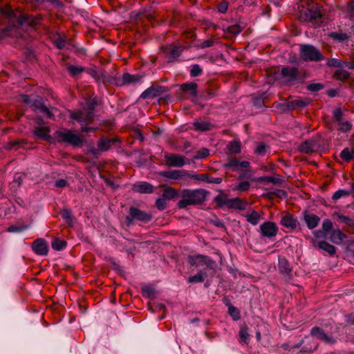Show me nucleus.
I'll return each instance as SVG.
<instances>
[{
	"label": "nucleus",
	"mask_w": 354,
	"mask_h": 354,
	"mask_svg": "<svg viewBox=\"0 0 354 354\" xmlns=\"http://www.w3.org/2000/svg\"><path fill=\"white\" fill-rule=\"evenodd\" d=\"M208 192L203 189H184L181 193L182 199L178 202L180 208H185L188 205H195L203 203Z\"/></svg>",
	"instance_id": "nucleus-1"
},
{
	"label": "nucleus",
	"mask_w": 354,
	"mask_h": 354,
	"mask_svg": "<svg viewBox=\"0 0 354 354\" xmlns=\"http://www.w3.org/2000/svg\"><path fill=\"white\" fill-rule=\"evenodd\" d=\"M152 220V215L145 211H142L134 206H131L129 209V214L125 217V223L127 226H131L134 224L135 221L142 223H148Z\"/></svg>",
	"instance_id": "nucleus-2"
},
{
	"label": "nucleus",
	"mask_w": 354,
	"mask_h": 354,
	"mask_svg": "<svg viewBox=\"0 0 354 354\" xmlns=\"http://www.w3.org/2000/svg\"><path fill=\"white\" fill-rule=\"evenodd\" d=\"M55 135L59 142H64L75 147H81L84 145V140L70 130L57 131Z\"/></svg>",
	"instance_id": "nucleus-3"
},
{
	"label": "nucleus",
	"mask_w": 354,
	"mask_h": 354,
	"mask_svg": "<svg viewBox=\"0 0 354 354\" xmlns=\"http://www.w3.org/2000/svg\"><path fill=\"white\" fill-rule=\"evenodd\" d=\"M301 57L306 62H319L324 59V56L313 46L311 45H301L300 46Z\"/></svg>",
	"instance_id": "nucleus-4"
},
{
	"label": "nucleus",
	"mask_w": 354,
	"mask_h": 354,
	"mask_svg": "<svg viewBox=\"0 0 354 354\" xmlns=\"http://www.w3.org/2000/svg\"><path fill=\"white\" fill-rule=\"evenodd\" d=\"M70 118L75 120L81 125H87L94 121L95 115L88 109L69 111Z\"/></svg>",
	"instance_id": "nucleus-5"
},
{
	"label": "nucleus",
	"mask_w": 354,
	"mask_h": 354,
	"mask_svg": "<svg viewBox=\"0 0 354 354\" xmlns=\"http://www.w3.org/2000/svg\"><path fill=\"white\" fill-rule=\"evenodd\" d=\"M322 17L317 5L313 4L309 8H302L299 10V19L305 21H313Z\"/></svg>",
	"instance_id": "nucleus-6"
},
{
	"label": "nucleus",
	"mask_w": 354,
	"mask_h": 354,
	"mask_svg": "<svg viewBox=\"0 0 354 354\" xmlns=\"http://www.w3.org/2000/svg\"><path fill=\"white\" fill-rule=\"evenodd\" d=\"M116 142L115 139H110L105 137H102L97 143V148H92L89 150V153L97 156L101 152L109 150L111 147Z\"/></svg>",
	"instance_id": "nucleus-7"
},
{
	"label": "nucleus",
	"mask_w": 354,
	"mask_h": 354,
	"mask_svg": "<svg viewBox=\"0 0 354 354\" xmlns=\"http://www.w3.org/2000/svg\"><path fill=\"white\" fill-rule=\"evenodd\" d=\"M160 174L165 178L172 180H187L191 174L184 169L182 170H172V171H163Z\"/></svg>",
	"instance_id": "nucleus-8"
},
{
	"label": "nucleus",
	"mask_w": 354,
	"mask_h": 354,
	"mask_svg": "<svg viewBox=\"0 0 354 354\" xmlns=\"http://www.w3.org/2000/svg\"><path fill=\"white\" fill-rule=\"evenodd\" d=\"M165 159L166 165L169 167H180L187 163L185 156L175 153L165 154Z\"/></svg>",
	"instance_id": "nucleus-9"
},
{
	"label": "nucleus",
	"mask_w": 354,
	"mask_h": 354,
	"mask_svg": "<svg viewBox=\"0 0 354 354\" xmlns=\"http://www.w3.org/2000/svg\"><path fill=\"white\" fill-rule=\"evenodd\" d=\"M260 232L263 236L272 238L276 236L278 227L275 223L267 221L261 225Z\"/></svg>",
	"instance_id": "nucleus-10"
},
{
	"label": "nucleus",
	"mask_w": 354,
	"mask_h": 354,
	"mask_svg": "<svg viewBox=\"0 0 354 354\" xmlns=\"http://www.w3.org/2000/svg\"><path fill=\"white\" fill-rule=\"evenodd\" d=\"M188 261L191 266H206L211 267L214 263L209 257L201 254L190 256Z\"/></svg>",
	"instance_id": "nucleus-11"
},
{
	"label": "nucleus",
	"mask_w": 354,
	"mask_h": 354,
	"mask_svg": "<svg viewBox=\"0 0 354 354\" xmlns=\"http://www.w3.org/2000/svg\"><path fill=\"white\" fill-rule=\"evenodd\" d=\"M281 75L287 83L291 84L297 80L299 76V70L296 67L286 66L282 68Z\"/></svg>",
	"instance_id": "nucleus-12"
},
{
	"label": "nucleus",
	"mask_w": 354,
	"mask_h": 354,
	"mask_svg": "<svg viewBox=\"0 0 354 354\" xmlns=\"http://www.w3.org/2000/svg\"><path fill=\"white\" fill-rule=\"evenodd\" d=\"M310 335L328 344H333L336 342L335 338L327 335L318 326H315L311 329Z\"/></svg>",
	"instance_id": "nucleus-13"
},
{
	"label": "nucleus",
	"mask_w": 354,
	"mask_h": 354,
	"mask_svg": "<svg viewBox=\"0 0 354 354\" xmlns=\"http://www.w3.org/2000/svg\"><path fill=\"white\" fill-rule=\"evenodd\" d=\"M167 91L165 86H154L145 90L140 95L142 99L153 98L163 94Z\"/></svg>",
	"instance_id": "nucleus-14"
},
{
	"label": "nucleus",
	"mask_w": 354,
	"mask_h": 354,
	"mask_svg": "<svg viewBox=\"0 0 354 354\" xmlns=\"http://www.w3.org/2000/svg\"><path fill=\"white\" fill-rule=\"evenodd\" d=\"M30 106L35 110H39L41 113H46L49 118H54V115L52 110L49 109L46 105L44 104L43 100L40 97H37L35 99L31 101Z\"/></svg>",
	"instance_id": "nucleus-15"
},
{
	"label": "nucleus",
	"mask_w": 354,
	"mask_h": 354,
	"mask_svg": "<svg viewBox=\"0 0 354 354\" xmlns=\"http://www.w3.org/2000/svg\"><path fill=\"white\" fill-rule=\"evenodd\" d=\"M32 248L39 255H46L48 253L47 243L43 239H39L35 241Z\"/></svg>",
	"instance_id": "nucleus-16"
},
{
	"label": "nucleus",
	"mask_w": 354,
	"mask_h": 354,
	"mask_svg": "<svg viewBox=\"0 0 354 354\" xmlns=\"http://www.w3.org/2000/svg\"><path fill=\"white\" fill-rule=\"evenodd\" d=\"M49 132L50 129L48 127H37L33 131V133L36 138L46 141H50L51 139Z\"/></svg>",
	"instance_id": "nucleus-17"
},
{
	"label": "nucleus",
	"mask_w": 354,
	"mask_h": 354,
	"mask_svg": "<svg viewBox=\"0 0 354 354\" xmlns=\"http://www.w3.org/2000/svg\"><path fill=\"white\" fill-rule=\"evenodd\" d=\"M280 223L285 227L294 230L298 225V221L291 214H287L281 218Z\"/></svg>",
	"instance_id": "nucleus-18"
},
{
	"label": "nucleus",
	"mask_w": 354,
	"mask_h": 354,
	"mask_svg": "<svg viewBox=\"0 0 354 354\" xmlns=\"http://www.w3.org/2000/svg\"><path fill=\"white\" fill-rule=\"evenodd\" d=\"M132 190L134 192H138L140 194H150L153 192V187L152 185L143 182L138 184H135L133 187Z\"/></svg>",
	"instance_id": "nucleus-19"
},
{
	"label": "nucleus",
	"mask_w": 354,
	"mask_h": 354,
	"mask_svg": "<svg viewBox=\"0 0 354 354\" xmlns=\"http://www.w3.org/2000/svg\"><path fill=\"white\" fill-rule=\"evenodd\" d=\"M250 162L248 161H240L236 158H230L228 162L225 164V167H232L234 171H237L239 167L248 168Z\"/></svg>",
	"instance_id": "nucleus-20"
},
{
	"label": "nucleus",
	"mask_w": 354,
	"mask_h": 354,
	"mask_svg": "<svg viewBox=\"0 0 354 354\" xmlns=\"http://www.w3.org/2000/svg\"><path fill=\"white\" fill-rule=\"evenodd\" d=\"M340 223H345L349 228L351 233H354V219L349 216H344L338 213L334 214Z\"/></svg>",
	"instance_id": "nucleus-21"
},
{
	"label": "nucleus",
	"mask_w": 354,
	"mask_h": 354,
	"mask_svg": "<svg viewBox=\"0 0 354 354\" xmlns=\"http://www.w3.org/2000/svg\"><path fill=\"white\" fill-rule=\"evenodd\" d=\"M304 220L309 229L316 227L320 221L319 217L314 214H306L304 215Z\"/></svg>",
	"instance_id": "nucleus-22"
},
{
	"label": "nucleus",
	"mask_w": 354,
	"mask_h": 354,
	"mask_svg": "<svg viewBox=\"0 0 354 354\" xmlns=\"http://www.w3.org/2000/svg\"><path fill=\"white\" fill-rule=\"evenodd\" d=\"M311 102V100L310 98H298L290 102V104L288 105L291 110H293L296 108H302L308 106Z\"/></svg>",
	"instance_id": "nucleus-23"
},
{
	"label": "nucleus",
	"mask_w": 354,
	"mask_h": 354,
	"mask_svg": "<svg viewBox=\"0 0 354 354\" xmlns=\"http://www.w3.org/2000/svg\"><path fill=\"white\" fill-rule=\"evenodd\" d=\"M247 203L239 198H230L228 201V208L245 209Z\"/></svg>",
	"instance_id": "nucleus-24"
},
{
	"label": "nucleus",
	"mask_w": 354,
	"mask_h": 354,
	"mask_svg": "<svg viewBox=\"0 0 354 354\" xmlns=\"http://www.w3.org/2000/svg\"><path fill=\"white\" fill-rule=\"evenodd\" d=\"M314 246L317 247L319 249L326 252L330 255H333L336 252V248L333 245L326 242V241H319L317 244L314 243Z\"/></svg>",
	"instance_id": "nucleus-25"
},
{
	"label": "nucleus",
	"mask_w": 354,
	"mask_h": 354,
	"mask_svg": "<svg viewBox=\"0 0 354 354\" xmlns=\"http://www.w3.org/2000/svg\"><path fill=\"white\" fill-rule=\"evenodd\" d=\"M183 91L189 93L192 96L196 97L198 94V85L194 82L185 83L180 85Z\"/></svg>",
	"instance_id": "nucleus-26"
},
{
	"label": "nucleus",
	"mask_w": 354,
	"mask_h": 354,
	"mask_svg": "<svg viewBox=\"0 0 354 354\" xmlns=\"http://www.w3.org/2000/svg\"><path fill=\"white\" fill-rule=\"evenodd\" d=\"M346 238V235L339 229L334 230L330 234V241L337 245L341 244Z\"/></svg>",
	"instance_id": "nucleus-27"
},
{
	"label": "nucleus",
	"mask_w": 354,
	"mask_h": 354,
	"mask_svg": "<svg viewBox=\"0 0 354 354\" xmlns=\"http://www.w3.org/2000/svg\"><path fill=\"white\" fill-rule=\"evenodd\" d=\"M279 270L281 274L287 276L290 275L291 269L288 260L285 258L279 259Z\"/></svg>",
	"instance_id": "nucleus-28"
},
{
	"label": "nucleus",
	"mask_w": 354,
	"mask_h": 354,
	"mask_svg": "<svg viewBox=\"0 0 354 354\" xmlns=\"http://www.w3.org/2000/svg\"><path fill=\"white\" fill-rule=\"evenodd\" d=\"M230 198L224 193H221L214 198V202L216 203L218 207H223L224 206L227 207L228 201Z\"/></svg>",
	"instance_id": "nucleus-29"
},
{
	"label": "nucleus",
	"mask_w": 354,
	"mask_h": 354,
	"mask_svg": "<svg viewBox=\"0 0 354 354\" xmlns=\"http://www.w3.org/2000/svg\"><path fill=\"white\" fill-rule=\"evenodd\" d=\"M245 217L246 221L253 225H257L261 219L260 214L254 210H252L250 214H247Z\"/></svg>",
	"instance_id": "nucleus-30"
},
{
	"label": "nucleus",
	"mask_w": 354,
	"mask_h": 354,
	"mask_svg": "<svg viewBox=\"0 0 354 354\" xmlns=\"http://www.w3.org/2000/svg\"><path fill=\"white\" fill-rule=\"evenodd\" d=\"M162 197L166 200L173 199L177 195V191L169 186L163 185Z\"/></svg>",
	"instance_id": "nucleus-31"
},
{
	"label": "nucleus",
	"mask_w": 354,
	"mask_h": 354,
	"mask_svg": "<svg viewBox=\"0 0 354 354\" xmlns=\"http://www.w3.org/2000/svg\"><path fill=\"white\" fill-rule=\"evenodd\" d=\"M339 156L345 162H349L351 160H354V150L345 148L341 151Z\"/></svg>",
	"instance_id": "nucleus-32"
},
{
	"label": "nucleus",
	"mask_w": 354,
	"mask_h": 354,
	"mask_svg": "<svg viewBox=\"0 0 354 354\" xmlns=\"http://www.w3.org/2000/svg\"><path fill=\"white\" fill-rule=\"evenodd\" d=\"M193 126L195 130L197 131H208L211 129V124L205 121H197L193 123Z\"/></svg>",
	"instance_id": "nucleus-33"
},
{
	"label": "nucleus",
	"mask_w": 354,
	"mask_h": 354,
	"mask_svg": "<svg viewBox=\"0 0 354 354\" xmlns=\"http://www.w3.org/2000/svg\"><path fill=\"white\" fill-rule=\"evenodd\" d=\"M140 76L133 75L129 73H124L122 77V84H129L134 82H138L140 81Z\"/></svg>",
	"instance_id": "nucleus-34"
},
{
	"label": "nucleus",
	"mask_w": 354,
	"mask_h": 354,
	"mask_svg": "<svg viewBox=\"0 0 354 354\" xmlns=\"http://www.w3.org/2000/svg\"><path fill=\"white\" fill-rule=\"evenodd\" d=\"M314 141L308 140L301 143L299 146V150L304 153H309L314 150L315 145Z\"/></svg>",
	"instance_id": "nucleus-35"
},
{
	"label": "nucleus",
	"mask_w": 354,
	"mask_h": 354,
	"mask_svg": "<svg viewBox=\"0 0 354 354\" xmlns=\"http://www.w3.org/2000/svg\"><path fill=\"white\" fill-rule=\"evenodd\" d=\"M259 182H268L272 183L274 185H280L283 182V180L279 176H263L257 179Z\"/></svg>",
	"instance_id": "nucleus-36"
},
{
	"label": "nucleus",
	"mask_w": 354,
	"mask_h": 354,
	"mask_svg": "<svg viewBox=\"0 0 354 354\" xmlns=\"http://www.w3.org/2000/svg\"><path fill=\"white\" fill-rule=\"evenodd\" d=\"M227 149L230 152L233 154L239 153L241 152V144L240 142L234 140L230 142L227 145Z\"/></svg>",
	"instance_id": "nucleus-37"
},
{
	"label": "nucleus",
	"mask_w": 354,
	"mask_h": 354,
	"mask_svg": "<svg viewBox=\"0 0 354 354\" xmlns=\"http://www.w3.org/2000/svg\"><path fill=\"white\" fill-rule=\"evenodd\" d=\"M61 215L68 225L71 226L73 225V216L70 210L67 209H62Z\"/></svg>",
	"instance_id": "nucleus-38"
},
{
	"label": "nucleus",
	"mask_w": 354,
	"mask_h": 354,
	"mask_svg": "<svg viewBox=\"0 0 354 354\" xmlns=\"http://www.w3.org/2000/svg\"><path fill=\"white\" fill-rule=\"evenodd\" d=\"M52 248L55 250H61L66 245V242L64 240L55 239L52 242Z\"/></svg>",
	"instance_id": "nucleus-39"
},
{
	"label": "nucleus",
	"mask_w": 354,
	"mask_h": 354,
	"mask_svg": "<svg viewBox=\"0 0 354 354\" xmlns=\"http://www.w3.org/2000/svg\"><path fill=\"white\" fill-rule=\"evenodd\" d=\"M248 328L246 326H241L239 331V336L241 342L243 343H248L249 339V334L248 333Z\"/></svg>",
	"instance_id": "nucleus-40"
},
{
	"label": "nucleus",
	"mask_w": 354,
	"mask_h": 354,
	"mask_svg": "<svg viewBox=\"0 0 354 354\" xmlns=\"http://www.w3.org/2000/svg\"><path fill=\"white\" fill-rule=\"evenodd\" d=\"M349 75L350 74L347 71L342 68L337 69L335 73V76L340 80L348 79Z\"/></svg>",
	"instance_id": "nucleus-41"
},
{
	"label": "nucleus",
	"mask_w": 354,
	"mask_h": 354,
	"mask_svg": "<svg viewBox=\"0 0 354 354\" xmlns=\"http://www.w3.org/2000/svg\"><path fill=\"white\" fill-rule=\"evenodd\" d=\"M250 183L248 181H241L239 185L232 188L234 191L246 192L250 188Z\"/></svg>",
	"instance_id": "nucleus-42"
},
{
	"label": "nucleus",
	"mask_w": 354,
	"mask_h": 354,
	"mask_svg": "<svg viewBox=\"0 0 354 354\" xmlns=\"http://www.w3.org/2000/svg\"><path fill=\"white\" fill-rule=\"evenodd\" d=\"M183 50V48L181 46H172L168 48V52L170 53L171 57L172 58L178 57Z\"/></svg>",
	"instance_id": "nucleus-43"
},
{
	"label": "nucleus",
	"mask_w": 354,
	"mask_h": 354,
	"mask_svg": "<svg viewBox=\"0 0 354 354\" xmlns=\"http://www.w3.org/2000/svg\"><path fill=\"white\" fill-rule=\"evenodd\" d=\"M67 70L71 75L75 76L83 72L84 68L82 66H68Z\"/></svg>",
	"instance_id": "nucleus-44"
},
{
	"label": "nucleus",
	"mask_w": 354,
	"mask_h": 354,
	"mask_svg": "<svg viewBox=\"0 0 354 354\" xmlns=\"http://www.w3.org/2000/svg\"><path fill=\"white\" fill-rule=\"evenodd\" d=\"M209 155V151L207 148H203L197 151L196 154L194 156V159H203L207 158Z\"/></svg>",
	"instance_id": "nucleus-45"
},
{
	"label": "nucleus",
	"mask_w": 354,
	"mask_h": 354,
	"mask_svg": "<svg viewBox=\"0 0 354 354\" xmlns=\"http://www.w3.org/2000/svg\"><path fill=\"white\" fill-rule=\"evenodd\" d=\"M204 280L201 272H198L196 274L188 278V282L191 283L203 282Z\"/></svg>",
	"instance_id": "nucleus-46"
},
{
	"label": "nucleus",
	"mask_w": 354,
	"mask_h": 354,
	"mask_svg": "<svg viewBox=\"0 0 354 354\" xmlns=\"http://www.w3.org/2000/svg\"><path fill=\"white\" fill-rule=\"evenodd\" d=\"M338 126L339 130H340L342 132H347L352 127V125L349 122H344L342 120L338 122Z\"/></svg>",
	"instance_id": "nucleus-47"
},
{
	"label": "nucleus",
	"mask_w": 354,
	"mask_h": 354,
	"mask_svg": "<svg viewBox=\"0 0 354 354\" xmlns=\"http://www.w3.org/2000/svg\"><path fill=\"white\" fill-rule=\"evenodd\" d=\"M330 37L339 41H344L348 39L346 34L343 32H333L330 34Z\"/></svg>",
	"instance_id": "nucleus-48"
},
{
	"label": "nucleus",
	"mask_w": 354,
	"mask_h": 354,
	"mask_svg": "<svg viewBox=\"0 0 354 354\" xmlns=\"http://www.w3.org/2000/svg\"><path fill=\"white\" fill-rule=\"evenodd\" d=\"M268 148V147L266 144L260 142L258 144L257 149H255V153L258 155L263 156L266 153Z\"/></svg>",
	"instance_id": "nucleus-49"
},
{
	"label": "nucleus",
	"mask_w": 354,
	"mask_h": 354,
	"mask_svg": "<svg viewBox=\"0 0 354 354\" xmlns=\"http://www.w3.org/2000/svg\"><path fill=\"white\" fill-rule=\"evenodd\" d=\"M189 179H195L199 181H203L208 183L209 176L207 174H192L191 176L189 177Z\"/></svg>",
	"instance_id": "nucleus-50"
},
{
	"label": "nucleus",
	"mask_w": 354,
	"mask_h": 354,
	"mask_svg": "<svg viewBox=\"0 0 354 354\" xmlns=\"http://www.w3.org/2000/svg\"><path fill=\"white\" fill-rule=\"evenodd\" d=\"M228 311L229 314L233 318L234 320H238L240 318V313L236 308L230 306L229 307Z\"/></svg>",
	"instance_id": "nucleus-51"
},
{
	"label": "nucleus",
	"mask_w": 354,
	"mask_h": 354,
	"mask_svg": "<svg viewBox=\"0 0 354 354\" xmlns=\"http://www.w3.org/2000/svg\"><path fill=\"white\" fill-rule=\"evenodd\" d=\"M351 194V192H348L344 189H339L335 192L333 196V200H337L342 196H347Z\"/></svg>",
	"instance_id": "nucleus-52"
},
{
	"label": "nucleus",
	"mask_w": 354,
	"mask_h": 354,
	"mask_svg": "<svg viewBox=\"0 0 354 354\" xmlns=\"http://www.w3.org/2000/svg\"><path fill=\"white\" fill-rule=\"evenodd\" d=\"M324 88V85L320 83H313L308 85L307 89L312 92H315L322 90Z\"/></svg>",
	"instance_id": "nucleus-53"
},
{
	"label": "nucleus",
	"mask_w": 354,
	"mask_h": 354,
	"mask_svg": "<svg viewBox=\"0 0 354 354\" xmlns=\"http://www.w3.org/2000/svg\"><path fill=\"white\" fill-rule=\"evenodd\" d=\"M202 73V69L198 64H195L192 66V68L190 71V75L192 77H196L201 75Z\"/></svg>",
	"instance_id": "nucleus-54"
},
{
	"label": "nucleus",
	"mask_w": 354,
	"mask_h": 354,
	"mask_svg": "<svg viewBox=\"0 0 354 354\" xmlns=\"http://www.w3.org/2000/svg\"><path fill=\"white\" fill-rule=\"evenodd\" d=\"M156 205L157 208L160 210L165 209L167 207V203H166L165 199L164 198H160L157 199V201L156 202Z\"/></svg>",
	"instance_id": "nucleus-55"
},
{
	"label": "nucleus",
	"mask_w": 354,
	"mask_h": 354,
	"mask_svg": "<svg viewBox=\"0 0 354 354\" xmlns=\"http://www.w3.org/2000/svg\"><path fill=\"white\" fill-rule=\"evenodd\" d=\"M241 31L239 26H231L227 28V32L230 34L237 35Z\"/></svg>",
	"instance_id": "nucleus-56"
},
{
	"label": "nucleus",
	"mask_w": 354,
	"mask_h": 354,
	"mask_svg": "<svg viewBox=\"0 0 354 354\" xmlns=\"http://www.w3.org/2000/svg\"><path fill=\"white\" fill-rule=\"evenodd\" d=\"M142 293L144 296L150 297L153 295L154 290L149 286H145L142 288Z\"/></svg>",
	"instance_id": "nucleus-57"
},
{
	"label": "nucleus",
	"mask_w": 354,
	"mask_h": 354,
	"mask_svg": "<svg viewBox=\"0 0 354 354\" xmlns=\"http://www.w3.org/2000/svg\"><path fill=\"white\" fill-rule=\"evenodd\" d=\"M333 223L329 219H325L322 223V230L324 232H327L331 230Z\"/></svg>",
	"instance_id": "nucleus-58"
},
{
	"label": "nucleus",
	"mask_w": 354,
	"mask_h": 354,
	"mask_svg": "<svg viewBox=\"0 0 354 354\" xmlns=\"http://www.w3.org/2000/svg\"><path fill=\"white\" fill-rule=\"evenodd\" d=\"M26 229V226L11 225L8 227V231L10 232H19Z\"/></svg>",
	"instance_id": "nucleus-59"
},
{
	"label": "nucleus",
	"mask_w": 354,
	"mask_h": 354,
	"mask_svg": "<svg viewBox=\"0 0 354 354\" xmlns=\"http://www.w3.org/2000/svg\"><path fill=\"white\" fill-rule=\"evenodd\" d=\"M342 115L343 113L340 109H336L333 112V118L338 122L342 121Z\"/></svg>",
	"instance_id": "nucleus-60"
},
{
	"label": "nucleus",
	"mask_w": 354,
	"mask_h": 354,
	"mask_svg": "<svg viewBox=\"0 0 354 354\" xmlns=\"http://www.w3.org/2000/svg\"><path fill=\"white\" fill-rule=\"evenodd\" d=\"M214 43V40L213 39H209V40H206V41H203L201 44H200V47L201 48H209V47H211L213 46Z\"/></svg>",
	"instance_id": "nucleus-61"
},
{
	"label": "nucleus",
	"mask_w": 354,
	"mask_h": 354,
	"mask_svg": "<svg viewBox=\"0 0 354 354\" xmlns=\"http://www.w3.org/2000/svg\"><path fill=\"white\" fill-rule=\"evenodd\" d=\"M327 65L329 66L339 67L341 66V62L337 59H331L328 61Z\"/></svg>",
	"instance_id": "nucleus-62"
},
{
	"label": "nucleus",
	"mask_w": 354,
	"mask_h": 354,
	"mask_svg": "<svg viewBox=\"0 0 354 354\" xmlns=\"http://www.w3.org/2000/svg\"><path fill=\"white\" fill-rule=\"evenodd\" d=\"M97 105V102L95 99H93L92 101H89L87 103V109H88L90 111H92L93 113V111L95 108V106Z\"/></svg>",
	"instance_id": "nucleus-63"
},
{
	"label": "nucleus",
	"mask_w": 354,
	"mask_h": 354,
	"mask_svg": "<svg viewBox=\"0 0 354 354\" xmlns=\"http://www.w3.org/2000/svg\"><path fill=\"white\" fill-rule=\"evenodd\" d=\"M290 104V102L286 103H279L276 105V107L281 111H290L291 109L288 106Z\"/></svg>",
	"instance_id": "nucleus-64"
}]
</instances>
